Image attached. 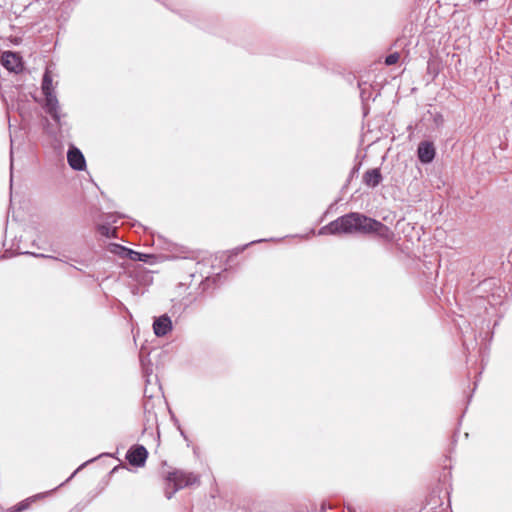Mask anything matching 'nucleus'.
I'll list each match as a JSON object with an SVG mask.
<instances>
[{
  "mask_svg": "<svg viewBox=\"0 0 512 512\" xmlns=\"http://www.w3.org/2000/svg\"><path fill=\"white\" fill-rule=\"evenodd\" d=\"M318 234H375L379 238L387 241H390L393 237V232L389 227L378 220L358 212H350L338 217L322 227Z\"/></svg>",
  "mask_w": 512,
  "mask_h": 512,
  "instance_id": "1",
  "label": "nucleus"
},
{
  "mask_svg": "<svg viewBox=\"0 0 512 512\" xmlns=\"http://www.w3.org/2000/svg\"><path fill=\"white\" fill-rule=\"evenodd\" d=\"M41 90L44 95V110L51 116L58 126H61V118L63 115L55 93V85L53 84V78L49 68H46L43 74Z\"/></svg>",
  "mask_w": 512,
  "mask_h": 512,
  "instance_id": "2",
  "label": "nucleus"
},
{
  "mask_svg": "<svg viewBox=\"0 0 512 512\" xmlns=\"http://www.w3.org/2000/svg\"><path fill=\"white\" fill-rule=\"evenodd\" d=\"M167 480L174 486V490L171 493L166 494L168 499H171L172 495L178 490L199 484L200 482L198 475L182 470L170 472L167 476Z\"/></svg>",
  "mask_w": 512,
  "mask_h": 512,
  "instance_id": "3",
  "label": "nucleus"
},
{
  "mask_svg": "<svg viewBox=\"0 0 512 512\" xmlns=\"http://www.w3.org/2000/svg\"><path fill=\"white\" fill-rule=\"evenodd\" d=\"M111 252L117 254L121 258H127L132 261H141V262H148V260L152 257L150 254L141 253L138 251H134L130 248H126L119 244H112L111 245Z\"/></svg>",
  "mask_w": 512,
  "mask_h": 512,
  "instance_id": "4",
  "label": "nucleus"
},
{
  "mask_svg": "<svg viewBox=\"0 0 512 512\" xmlns=\"http://www.w3.org/2000/svg\"><path fill=\"white\" fill-rule=\"evenodd\" d=\"M148 457L147 449L142 445L132 446L127 454L126 459L128 462L135 467H142L145 465Z\"/></svg>",
  "mask_w": 512,
  "mask_h": 512,
  "instance_id": "5",
  "label": "nucleus"
},
{
  "mask_svg": "<svg viewBox=\"0 0 512 512\" xmlns=\"http://www.w3.org/2000/svg\"><path fill=\"white\" fill-rule=\"evenodd\" d=\"M67 161L70 167L77 171H82L86 167V161L83 153L74 146H71L68 149Z\"/></svg>",
  "mask_w": 512,
  "mask_h": 512,
  "instance_id": "6",
  "label": "nucleus"
},
{
  "mask_svg": "<svg viewBox=\"0 0 512 512\" xmlns=\"http://www.w3.org/2000/svg\"><path fill=\"white\" fill-rule=\"evenodd\" d=\"M172 328V321L166 314L154 319L153 331L157 337L166 336L172 330Z\"/></svg>",
  "mask_w": 512,
  "mask_h": 512,
  "instance_id": "7",
  "label": "nucleus"
},
{
  "mask_svg": "<svg viewBox=\"0 0 512 512\" xmlns=\"http://www.w3.org/2000/svg\"><path fill=\"white\" fill-rule=\"evenodd\" d=\"M1 63L7 70L12 72H19L22 69L21 57L14 52H4L1 57Z\"/></svg>",
  "mask_w": 512,
  "mask_h": 512,
  "instance_id": "8",
  "label": "nucleus"
},
{
  "mask_svg": "<svg viewBox=\"0 0 512 512\" xmlns=\"http://www.w3.org/2000/svg\"><path fill=\"white\" fill-rule=\"evenodd\" d=\"M419 160L424 163H430L435 157V148L431 142L422 141L418 145L417 149Z\"/></svg>",
  "mask_w": 512,
  "mask_h": 512,
  "instance_id": "9",
  "label": "nucleus"
},
{
  "mask_svg": "<svg viewBox=\"0 0 512 512\" xmlns=\"http://www.w3.org/2000/svg\"><path fill=\"white\" fill-rule=\"evenodd\" d=\"M382 181V175L378 168L367 170L363 175V182L371 188H375Z\"/></svg>",
  "mask_w": 512,
  "mask_h": 512,
  "instance_id": "10",
  "label": "nucleus"
},
{
  "mask_svg": "<svg viewBox=\"0 0 512 512\" xmlns=\"http://www.w3.org/2000/svg\"><path fill=\"white\" fill-rule=\"evenodd\" d=\"M30 505L29 499H26L24 501H21L16 506L12 507L8 512H22L26 509H28Z\"/></svg>",
  "mask_w": 512,
  "mask_h": 512,
  "instance_id": "11",
  "label": "nucleus"
},
{
  "mask_svg": "<svg viewBox=\"0 0 512 512\" xmlns=\"http://www.w3.org/2000/svg\"><path fill=\"white\" fill-rule=\"evenodd\" d=\"M99 232L102 236H105V237H113L114 234H115V229H112L111 227L107 226V225H102L99 227Z\"/></svg>",
  "mask_w": 512,
  "mask_h": 512,
  "instance_id": "12",
  "label": "nucleus"
},
{
  "mask_svg": "<svg viewBox=\"0 0 512 512\" xmlns=\"http://www.w3.org/2000/svg\"><path fill=\"white\" fill-rule=\"evenodd\" d=\"M399 58L400 55L398 52L391 53L385 58V64L388 66L394 65L399 61Z\"/></svg>",
  "mask_w": 512,
  "mask_h": 512,
  "instance_id": "13",
  "label": "nucleus"
},
{
  "mask_svg": "<svg viewBox=\"0 0 512 512\" xmlns=\"http://www.w3.org/2000/svg\"><path fill=\"white\" fill-rule=\"evenodd\" d=\"M25 254H29V255H32L34 257H40V258H49V259H55L57 260L56 257H53L51 255H46V254H37V253H31V252H25Z\"/></svg>",
  "mask_w": 512,
  "mask_h": 512,
  "instance_id": "14",
  "label": "nucleus"
},
{
  "mask_svg": "<svg viewBox=\"0 0 512 512\" xmlns=\"http://www.w3.org/2000/svg\"><path fill=\"white\" fill-rule=\"evenodd\" d=\"M262 241H265V240H264V239H261V240H257V241H251V243L246 244V245H244L243 247L239 248V251H243V250H245V249H246L249 245H251V244L258 243V242H262Z\"/></svg>",
  "mask_w": 512,
  "mask_h": 512,
  "instance_id": "15",
  "label": "nucleus"
},
{
  "mask_svg": "<svg viewBox=\"0 0 512 512\" xmlns=\"http://www.w3.org/2000/svg\"><path fill=\"white\" fill-rule=\"evenodd\" d=\"M347 510H348V512H357L356 508L352 507V506H348Z\"/></svg>",
  "mask_w": 512,
  "mask_h": 512,
  "instance_id": "16",
  "label": "nucleus"
},
{
  "mask_svg": "<svg viewBox=\"0 0 512 512\" xmlns=\"http://www.w3.org/2000/svg\"><path fill=\"white\" fill-rule=\"evenodd\" d=\"M79 469H77L76 471H74L73 474H71V476L67 479V481H69L72 477H74V475L78 472Z\"/></svg>",
  "mask_w": 512,
  "mask_h": 512,
  "instance_id": "17",
  "label": "nucleus"
},
{
  "mask_svg": "<svg viewBox=\"0 0 512 512\" xmlns=\"http://www.w3.org/2000/svg\"><path fill=\"white\" fill-rule=\"evenodd\" d=\"M10 154H11V157H13V148H11ZM11 162H13V158H11ZM12 165H13V163H11V166Z\"/></svg>",
  "mask_w": 512,
  "mask_h": 512,
  "instance_id": "18",
  "label": "nucleus"
},
{
  "mask_svg": "<svg viewBox=\"0 0 512 512\" xmlns=\"http://www.w3.org/2000/svg\"><path fill=\"white\" fill-rule=\"evenodd\" d=\"M144 408H145V410H147V409H148V401H146V402L144 403Z\"/></svg>",
  "mask_w": 512,
  "mask_h": 512,
  "instance_id": "19",
  "label": "nucleus"
},
{
  "mask_svg": "<svg viewBox=\"0 0 512 512\" xmlns=\"http://www.w3.org/2000/svg\"><path fill=\"white\" fill-rule=\"evenodd\" d=\"M326 510V506L325 505H322L321 507V512H324Z\"/></svg>",
  "mask_w": 512,
  "mask_h": 512,
  "instance_id": "20",
  "label": "nucleus"
},
{
  "mask_svg": "<svg viewBox=\"0 0 512 512\" xmlns=\"http://www.w3.org/2000/svg\"><path fill=\"white\" fill-rule=\"evenodd\" d=\"M46 131H47V133H48V134H52V132H51V131H49V128H48V127L46 128Z\"/></svg>",
  "mask_w": 512,
  "mask_h": 512,
  "instance_id": "21",
  "label": "nucleus"
}]
</instances>
